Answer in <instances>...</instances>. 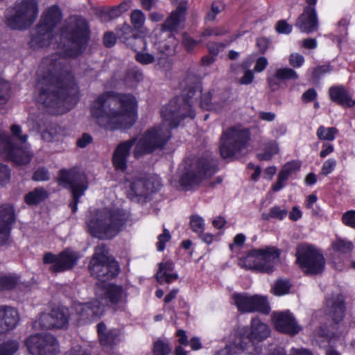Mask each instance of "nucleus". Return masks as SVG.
Instances as JSON below:
<instances>
[{"instance_id":"56","label":"nucleus","mask_w":355,"mask_h":355,"mask_svg":"<svg viewBox=\"0 0 355 355\" xmlns=\"http://www.w3.org/2000/svg\"><path fill=\"white\" fill-rule=\"evenodd\" d=\"M10 180V171L6 165L0 164V185H4Z\"/></svg>"},{"instance_id":"7","label":"nucleus","mask_w":355,"mask_h":355,"mask_svg":"<svg viewBox=\"0 0 355 355\" xmlns=\"http://www.w3.org/2000/svg\"><path fill=\"white\" fill-rule=\"evenodd\" d=\"M10 130L12 136L18 139L21 145H14L12 138L6 134H0V155L17 164H26L33 155L29 145L26 144L28 135L21 134V128L18 125H12Z\"/></svg>"},{"instance_id":"5","label":"nucleus","mask_w":355,"mask_h":355,"mask_svg":"<svg viewBox=\"0 0 355 355\" xmlns=\"http://www.w3.org/2000/svg\"><path fill=\"white\" fill-rule=\"evenodd\" d=\"M128 218V213L123 210L105 208L91 214L87 220V226L92 236L111 239L123 230Z\"/></svg>"},{"instance_id":"63","label":"nucleus","mask_w":355,"mask_h":355,"mask_svg":"<svg viewBox=\"0 0 355 355\" xmlns=\"http://www.w3.org/2000/svg\"><path fill=\"white\" fill-rule=\"evenodd\" d=\"M288 179L283 174L279 173L277 182L272 187V190L274 191H278L282 189L284 187L285 182Z\"/></svg>"},{"instance_id":"57","label":"nucleus","mask_w":355,"mask_h":355,"mask_svg":"<svg viewBox=\"0 0 355 355\" xmlns=\"http://www.w3.org/2000/svg\"><path fill=\"white\" fill-rule=\"evenodd\" d=\"M246 237L243 234H238L234 239L233 243L230 245V250L233 252L236 247L242 246L245 242Z\"/></svg>"},{"instance_id":"42","label":"nucleus","mask_w":355,"mask_h":355,"mask_svg":"<svg viewBox=\"0 0 355 355\" xmlns=\"http://www.w3.org/2000/svg\"><path fill=\"white\" fill-rule=\"evenodd\" d=\"M131 23L135 29H140L144 24L146 17L142 11L135 10L130 16Z\"/></svg>"},{"instance_id":"13","label":"nucleus","mask_w":355,"mask_h":355,"mask_svg":"<svg viewBox=\"0 0 355 355\" xmlns=\"http://www.w3.org/2000/svg\"><path fill=\"white\" fill-rule=\"evenodd\" d=\"M297 261L306 273L317 274L324 268V259L322 254L315 247L302 244L297 247Z\"/></svg>"},{"instance_id":"4","label":"nucleus","mask_w":355,"mask_h":355,"mask_svg":"<svg viewBox=\"0 0 355 355\" xmlns=\"http://www.w3.org/2000/svg\"><path fill=\"white\" fill-rule=\"evenodd\" d=\"M70 314L68 309L59 307L54 309L50 313H43L33 322L35 329L64 328L69 320L78 324L96 320L103 315V306L100 304L91 306L89 304L75 302Z\"/></svg>"},{"instance_id":"43","label":"nucleus","mask_w":355,"mask_h":355,"mask_svg":"<svg viewBox=\"0 0 355 355\" xmlns=\"http://www.w3.org/2000/svg\"><path fill=\"white\" fill-rule=\"evenodd\" d=\"M9 83L0 78V104L3 105L8 102L10 98Z\"/></svg>"},{"instance_id":"15","label":"nucleus","mask_w":355,"mask_h":355,"mask_svg":"<svg viewBox=\"0 0 355 355\" xmlns=\"http://www.w3.org/2000/svg\"><path fill=\"white\" fill-rule=\"evenodd\" d=\"M24 345L32 355H55L59 352L55 338L48 334L31 335L25 340Z\"/></svg>"},{"instance_id":"52","label":"nucleus","mask_w":355,"mask_h":355,"mask_svg":"<svg viewBox=\"0 0 355 355\" xmlns=\"http://www.w3.org/2000/svg\"><path fill=\"white\" fill-rule=\"evenodd\" d=\"M287 214L288 211L286 209L275 206L270 209L269 216L278 220H283Z\"/></svg>"},{"instance_id":"61","label":"nucleus","mask_w":355,"mask_h":355,"mask_svg":"<svg viewBox=\"0 0 355 355\" xmlns=\"http://www.w3.org/2000/svg\"><path fill=\"white\" fill-rule=\"evenodd\" d=\"M317 96V92L314 89H309L302 96V99L305 103L313 101Z\"/></svg>"},{"instance_id":"44","label":"nucleus","mask_w":355,"mask_h":355,"mask_svg":"<svg viewBox=\"0 0 355 355\" xmlns=\"http://www.w3.org/2000/svg\"><path fill=\"white\" fill-rule=\"evenodd\" d=\"M300 168V163L293 160L284 165L279 173L283 174L287 179L288 177Z\"/></svg>"},{"instance_id":"18","label":"nucleus","mask_w":355,"mask_h":355,"mask_svg":"<svg viewBox=\"0 0 355 355\" xmlns=\"http://www.w3.org/2000/svg\"><path fill=\"white\" fill-rule=\"evenodd\" d=\"M234 301L241 312L259 311L265 314L269 313L270 308L267 300L262 296L235 294Z\"/></svg>"},{"instance_id":"17","label":"nucleus","mask_w":355,"mask_h":355,"mask_svg":"<svg viewBox=\"0 0 355 355\" xmlns=\"http://www.w3.org/2000/svg\"><path fill=\"white\" fill-rule=\"evenodd\" d=\"M98 284L96 288V295L97 297L101 298L105 302H100L98 300H93L90 302H87L91 306L100 304L103 306L104 309V305L108 300L110 303L115 304L121 302L125 297L124 290L121 286L110 284L103 282ZM104 310L103 311V313Z\"/></svg>"},{"instance_id":"31","label":"nucleus","mask_w":355,"mask_h":355,"mask_svg":"<svg viewBox=\"0 0 355 355\" xmlns=\"http://www.w3.org/2000/svg\"><path fill=\"white\" fill-rule=\"evenodd\" d=\"M156 278L160 284L171 283L176 280L178 275L174 270L173 263L170 261L161 263L159 270L156 274Z\"/></svg>"},{"instance_id":"45","label":"nucleus","mask_w":355,"mask_h":355,"mask_svg":"<svg viewBox=\"0 0 355 355\" xmlns=\"http://www.w3.org/2000/svg\"><path fill=\"white\" fill-rule=\"evenodd\" d=\"M171 348L168 343L162 340H157L154 343L153 352L155 355H168Z\"/></svg>"},{"instance_id":"37","label":"nucleus","mask_w":355,"mask_h":355,"mask_svg":"<svg viewBox=\"0 0 355 355\" xmlns=\"http://www.w3.org/2000/svg\"><path fill=\"white\" fill-rule=\"evenodd\" d=\"M201 106L202 108L209 110H214L216 112H219L222 110V108L225 105V102L222 103H217L216 101H214L213 103L211 102V98L209 96V94H205L202 96L201 103Z\"/></svg>"},{"instance_id":"8","label":"nucleus","mask_w":355,"mask_h":355,"mask_svg":"<svg viewBox=\"0 0 355 355\" xmlns=\"http://www.w3.org/2000/svg\"><path fill=\"white\" fill-rule=\"evenodd\" d=\"M280 251L273 246L252 249L239 259V265L244 268L263 272H272L279 261Z\"/></svg>"},{"instance_id":"47","label":"nucleus","mask_w":355,"mask_h":355,"mask_svg":"<svg viewBox=\"0 0 355 355\" xmlns=\"http://www.w3.org/2000/svg\"><path fill=\"white\" fill-rule=\"evenodd\" d=\"M131 6L130 1H125L120 4L118 7L114 8L109 11L110 18H115L119 17L121 14L128 10Z\"/></svg>"},{"instance_id":"33","label":"nucleus","mask_w":355,"mask_h":355,"mask_svg":"<svg viewBox=\"0 0 355 355\" xmlns=\"http://www.w3.org/2000/svg\"><path fill=\"white\" fill-rule=\"evenodd\" d=\"M279 151V147L276 141H270L266 144L263 153L257 154L259 160H270Z\"/></svg>"},{"instance_id":"14","label":"nucleus","mask_w":355,"mask_h":355,"mask_svg":"<svg viewBox=\"0 0 355 355\" xmlns=\"http://www.w3.org/2000/svg\"><path fill=\"white\" fill-rule=\"evenodd\" d=\"M127 45L134 49L136 60L142 64H149L157 60L158 64L161 66L165 62V58L158 51L156 44L148 45L144 37H130L127 41Z\"/></svg>"},{"instance_id":"35","label":"nucleus","mask_w":355,"mask_h":355,"mask_svg":"<svg viewBox=\"0 0 355 355\" xmlns=\"http://www.w3.org/2000/svg\"><path fill=\"white\" fill-rule=\"evenodd\" d=\"M275 78L280 80H297L299 78L297 73L288 67L278 68L275 70Z\"/></svg>"},{"instance_id":"51","label":"nucleus","mask_w":355,"mask_h":355,"mask_svg":"<svg viewBox=\"0 0 355 355\" xmlns=\"http://www.w3.org/2000/svg\"><path fill=\"white\" fill-rule=\"evenodd\" d=\"M171 239V234L166 229L163 230V233L157 237V248L158 251H163L166 243Z\"/></svg>"},{"instance_id":"34","label":"nucleus","mask_w":355,"mask_h":355,"mask_svg":"<svg viewBox=\"0 0 355 355\" xmlns=\"http://www.w3.org/2000/svg\"><path fill=\"white\" fill-rule=\"evenodd\" d=\"M338 130L336 128H326L320 125L317 131L316 135L320 140L332 141L335 139Z\"/></svg>"},{"instance_id":"36","label":"nucleus","mask_w":355,"mask_h":355,"mask_svg":"<svg viewBox=\"0 0 355 355\" xmlns=\"http://www.w3.org/2000/svg\"><path fill=\"white\" fill-rule=\"evenodd\" d=\"M19 347L17 340H8L0 345V355H13Z\"/></svg>"},{"instance_id":"2","label":"nucleus","mask_w":355,"mask_h":355,"mask_svg":"<svg viewBox=\"0 0 355 355\" xmlns=\"http://www.w3.org/2000/svg\"><path fill=\"white\" fill-rule=\"evenodd\" d=\"M59 58L55 54L42 62L40 67L43 73L41 84H49V87L41 91L38 101L46 107L55 108L57 114H62L73 106L78 87L73 77L64 70Z\"/></svg>"},{"instance_id":"59","label":"nucleus","mask_w":355,"mask_h":355,"mask_svg":"<svg viewBox=\"0 0 355 355\" xmlns=\"http://www.w3.org/2000/svg\"><path fill=\"white\" fill-rule=\"evenodd\" d=\"M334 151V146L329 143H324L322 146V150L320 152V157L324 158Z\"/></svg>"},{"instance_id":"11","label":"nucleus","mask_w":355,"mask_h":355,"mask_svg":"<svg viewBox=\"0 0 355 355\" xmlns=\"http://www.w3.org/2000/svg\"><path fill=\"white\" fill-rule=\"evenodd\" d=\"M250 132L241 127H231L223 131L220 141V153L223 158H231L246 148Z\"/></svg>"},{"instance_id":"32","label":"nucleus","mask_w":355,"mask_h":355,"mask_svg":"<svg viewBox=\"0 0 355 355\" xmlns=\"http://www.w3.org/2000/svg\"><path fill=\"white\" fill-rule=\"evenodd\" d=\"M47 196V192L44 189L36 188L25 196V202L29 205H34L44 200Z\"/></svg>"},{"instance_id":"39","label":"nucleus","mask_w":355,"mask_h":355,"mask_svg":"<svg viewBox=\"0 0 355 355\" xmlns=\"http://www.w3.org/2000/svg\"><path fill=\"white\" fill-rule=\"evenodd\" d=\"M238 347V345L235 344L234 337L223 349L216 351L215 355H237L240 352H243Z\"/></svg>"},{"instance_id":"64","label":"nucleus","mask_w":355,"mask_h":355,"mask_svg":"<svg viewBox=\"0 0 355 355\" xmlns=\"http://www.w3.org/2000/svg\"><path fill=\"white\" fill-rule=\"evenodd\" d=\"M220 234H212L208 232H202V234H199L200 239L207 244H211L215 240V239Z\"/></svg>"},{"instance_id":"53","label":"nucleus","mask_w":355,"mask_h":355,"mask_svg":"<svg viewBox=\"0 0 355 355\" xmlns=\"http://www.w3.org/2000/svg\"><path fill=\"white\" fill-rule=\"evenodd\" d=\"M288 62L290 65L295 68L301 67L304 63V58L298 53H293L290 55Z\"/></svg>"},{"instance_id":"23","label":"nucleus","mask_w":355,"mask_h":355,"mask_svg":"<svg viewBox=\"0 0 355 355\" xmlns=\"http://www.w3.org/2000/svg\"><path fill=\"white\" fill-rule=\"evenodd\" d=\"M14 221L13 207L8 204L0 207V245L9 240L11 225Z\"/></svg>"},{"instance_id":"50","label":"nucleus","mask_w":355,"mask_h":355,"mask_svg":"<svg viewBox=\"0 0 355 355\" xmlns=\"http://www.w3.org/2000/svg\"><path fill=\"white\" fill-rule=\"evenodd\" d=\"M224 7L223 4L220 2H214L211 4V9L208 12L206 19L208 21H212L215 20L216 15L219 14L223 10Z\"/></svg>"},{"instance_id":"60","label":"nucleus","mask_w":355,"mask_h":355,"mask_svg":"<svg viewBox=\"0 0 355 355\" xmlns=\"http://www.w3.org/2000/svg\"><path fill=\"white\" fill-rule=\"evenodd\" d=\"M268 65V60L265 57H260L257 59L255 66L254 67V71L255 72L259 73L263 71L266 66Z\"/></svg>"},{"instance_id":"19","label":"nucleus","mask_w":355,"mask_h":355,"mask_svg":"<svg viewBox=\"0 0 355 355\" xmlns=\"http://www.w3.org/2000/svg\"><path fill=\"white\" fill-rule=\"evenodd\" d=\"M272 321L275 329L282 333L295 335L302 329L301 326L288 310L274 312L272 315Z\"/></svg>"},{"instance_id":"30","label":"nucleus","mask_w":355,"mask_h":355,"mask_svg":"<svg viewBox=\"0 0 355 355\" xmlns=\"http://www.w3.org/2000/svg\"><path fill=\"white\" fill-rule=\"evenodd\" d=\"M97 331L100 343L103 346H112L120 341L121 331L112 329L107 330L105 324L101 322L97 325Z\"/></svg>"},{"instance_id":"9","label":"nucleus","mask_w":355,"mask_h":355,"mask_svg":"<svg viewBox=\"0 0 355 355\" xmlns=\"http://www.w3.org/2000/svg\"><path fill=\"white\" fill-rule=\"evenodd\" d=\"M38 12L37 0H17L7 15V24L12 29L26 28L35 21Z\"/></svg>"},{"instance_id":"6","label":"nucleus","mask_w":355,"mask_h":355,"mask_svg":"<svg viewBox=\"0 0 355 355\" xmlns=\"http://www.w3.org/2000/svg\"><path fill=\"white\" fill-rule=\"evenodd\" d=\"M270 334L269 327L257 318L251 320L250 328H241L235 334V344L243 352L251 355H261L259 343L266 339Z\"/></svg>"},{"instance_id":"10","label":"nucleus","mask_w":355,"mask_h":355,"mask_svg":"<svg viewBox=\"0 0 355 355\" xmlns=\"http://www.w3.org/2000/svg\"><path fill=\"white\" fill-rule=\"evenodd\" d=\"M61 12L58 7L52 6L43 13L41 23L36 29L30 44L34 48L50 45L53 39V29L61 20Z\"/></svg>"},{"instance_id":"58","label":"nucleus","mask_w":355,"mask_h":355,"mask_svg":"<svg viewBox=\"0 0 355 355\" xmlns=\"http://www.w3.org/2000/svg\"><path fill=\"white\" fill-rule=\"evenodd\" d=\"M33 179L36 181L47 180L49 179V173L45 168H39L35 172Z\"/></svg>"},{"instance_id":"55","label":"nucleus","mask_w":355,"mask_h":355,"mask_svg":"<svg viewBox=\"0 0 355 355\" xmlns=\"http://www.w3.org/2000/svg\"><path fill=\"white\" fill-rule=\"evenodd\" d=\"M276 31L281 34H289L293 30L291 24H288L285 20H280L276 24Z\"/></svg>"},{"instance_id":"29","label":"nucleus","mask_w":355,"mask_h":355,"mask_svg":"<svg viewBox=\"0 0 355 355\" xmlns=\"http://www.w3.org/2000/svg\"><path fill=\"white\" fill-rule=\"evenodd\" d=\"M329 96L332 101L343 107H352L355 105V100L343 86L331 87L329 89Z\"/></svg>"},{"instance_id":"24","label":"nucleus","mask_w":355,"mask_h":355,"mask_svg":"<svg viewBox=\"0 0 355 355\" xmlns=\"http://www.w3.org/2000/svg\"><path fill=\"white\" fill-rule=\"evenodd\" d=\"M173 3L176 6V9L171 13L162 25L164 31H175L180 27V24L184 19L187 8V1L186 0H174Z\"/></svg>"},{"instance_id":"25","label":"nucleus","mask_w":355,"mask_h":355,"mask_svg":"<svg viewBox=\"0 0 355 355\" xmlns=\"http://www.w3.org/2000/svg\"><path fill=\"white\" fill-rule=\"evenodd\" d=\"M19 320L17 311L10 306H0V334H4L16 327Z\"/></svg>"},{"instance_id":"20","label":"nucleus","mask_w":355,"mask_h":355,"mask_svg":"<svg viewBox=\"0 0 355 355\" xmlns=\"http://www.w3.org/2000/svg\"><path fill=\"white\" fill-rule=\"evenodd\" d=\"M78 256L74 252L66 250L56 256L52 253H46L44 256V263L51 264V270L55 272H60L71 268Z\"/></svg>"},{"instance_id":"26","label":"nucleus","mask_w":355,"mask_h":355,"mask_svg":"<svg viewBox=\"0 0 355 355\" xmlns=\"http://www.w3.org/2000/svg\"><path fill=\"white\" fill-rule=\"evenodd\" d=\"M160 185V180L157 177H150L146 180L138 179L129 184L132 194L135 196H144L148 191H157Z\"/></svg>"},{"instance_id":"1","label":"nucleus","mask_w":355,"mask_h":355,"mask_svg":"<svg viewBox=\"0 0 355 355\" xmlns=\"http://www.w3.org/2000/svg\"><path fill=\"white\" fill-rule=\"evenodd\" d=\"M194 116L191 105L187 102L183 103L177 111L172 110L171 104L164 107L161 124L147 130L139 138L123 141L117 146L112 157L114 167L121 171L126 168L127 158L133 144H135L133 151L135 157L162 148L171 137V130L178 125L179 118L183 119L188 116L193 119Z\"/></svg>"},{"instance_id":"12","label":"nucleus","mask_w":355,"mask_h":355,"mask_svg":"<svg viewBox=\"0 0 355 355\" xmlns=\"http://www.w3.org/2000/svg\"><path fill=\"white\" fill-rule=\"evenodd\" d=\"M89 270L93 275L98 278L109 279L116 276L119 272V265L108 256V252L104 245L95 248V252L90 262Z\"/></svg>"},{"instance_id":"40","label":"nucleus","mask_w":355,"mask_h":355,"mask_svg":"<svg viewBox=\"0 0 355 355\" xmlns=\"http://www.w3.org/2000/svg\"><path fill=\"white\" fill-rule=\"evenodd\" d=\"M191 230L196 234H202L205 228V220L198 215H193L190 218Z\"/></svg>"},{"instance_id":"21","label":"nucleus","mask_w":355,"mask_h":355,"mask_svg":"<svg viewBox=\"0 0 355 355\" xmlns=\"http://www.w3.org/2000/svg\"><path fill=\"white\" fill-rule=\"evenodd\" d=\"M198 172L193 173L187 170L181 177L180 182L183 186L191 187L197 184L202 178H209L216 171L215 163H211L208 161H200L196 164Z\"/></svg>"},{"instance_id":"48","label":"nucleus","mask_w":355,"mask_h":355,"mask_svg":"<svg viewBox=\"0 0 355 355\" xmlns=\"http://www.w3.org/2000/svg\"><path fill=\"white\" fill-rule=\"evenodd\" d=\"M337 165V162L334 158H329L324 161L321 168V174L327 176L331 173Z\"/></svg>"},{"instance_id":"28","label":"nucleus","mask_w":355,"mask_h":355,"mask_svg":"<svg viewBox=\"0 0 355 355\" xmlns=\"http://www.w3.org/2000/svg\"><path fill=\"white\" fill-rule=\"evenodd\" d=\"M75 29L73 30L69 40L73 44L80 49L87 41L88 35V26L86 21L80 17L74 19Z\"/></svg>"},{"instance_id":"49","label":"nucleus","mask_w":355,"mask_h":355,"mask_svg":"<svg viewBox=\"0 0 355 355\" xmlns=\"http://www.w3.org/2000/svg\"><path fill=\"white\" fill-rule=\"evenodd\" d=\"M341 220L345 225L355 229V210H349L343 213Z\"/></svg>"},{"instance_id":"16","label":"nucleus","mask_w":355,"mask_h":355,"mask_svg":"<svg viewBox=\"0 0 355 355\" xmlns=\"http://www.w3.org/2000/svg\"><path fill=\"white\" fill-rule=\"evenodd\" d=\"M59 181L65 187L71 189L74 204L72 206L73 211H76L78 198L87 189V181L85 174L78 173L74 170H62L59 174Z\"/></svg>"},{"instance_id":"41","label":"nucleus","mask_w":355,"mask_h":355,"mask_svg":"<svg viewBox=\"0 0 355 355\" xmlns=\"http://www.w3.org/2000/svg\"><path fill=\"white\" fill-rule=\"evenodd\" d=\"M332 248L339 252L346 253L351 251L354 245L352 243L349 241L338 239L332 243Z\"/></svg>"},{"instance_id":"54","label":"nucleus","mask_w":355,"mask_h":355,"mask_svg":"<svg viewBox=\"0 0 355 355\" xmlns=\"http://www.w3.org/2000/svg\"><path fill=\"white\" fill-rule=\"evenodd\" d=\"M201 42H202V40H195L186 33H184L182 36V43L186 49L189 51L193 50L194 47Z\"/></svg>"},{"instance_id":"27","label":"nucleus","mask_w":355,"mask_h":355,"mask_svg":"<svg viewBox=\"0 0 355 355\" xmlns=\"http://www.w3.org/2000/svg\"><path fill=\"white\" fill-rule=\"evenodd\" d=\"M326 313L336 323L341 321L345 314V305L343 296L337 294L327 299Z\"/></svg>"},{"instance_id":"22","label":"nucleus","mask_w":355,"mask_h":355,"mask_svg":"<svg viewBox=\"0 0 355 355\" xmlns=\"http://www.w3.org/2000/svg\"><path fill=\"white\" fill-rule=\"evenodd\" d=\"M316 1L317 0H306L309 6L304 8L297 20L295 26L302 32L309 33L318 29V21L314 7Z\"/></svg>"},{"instance_id":"3","label":"nucleus","mask_w":355,"mask_h":355,"mask_svg":"<svg viewBox=\"0 0 355 355\" xmlns=\"http://www.w3.org/2000/svg\"><path fill=\"white\" fill-rule=\"evenodd\" d=\"M91 114L94 121L105 129L127 128L137 119V101L130 94L106 92L94 101Z\"/></svg>"},{"instance_id":"62","label":"nucleus","mask_w":355,"mask_h":355,"mask_svg":"<svg viewBox=\"0 0 355 355\" xmlns=\"http://www.w3.org/2000/svg\"><path fill=\"white\" fill-rule=\"evenodd\" d=\"M254 80V74L251 70H245L243 76L240 79L239 83L241 85H249Z\"/></svg>"},{"instance_id":"46","label":"nucleus","mask_w":355,"mask_h":355,"mask_svg":"<svg viewBox=\"0 0 355 355\" xmlns=\"http://www.w3.org/2000/svg\"><path fill=\"white\" fill-rule=\"evenodd\" d=\"M17 284L15 277L11 276H4L0 277V291L10 290L13 288Z\"/></svg>"},{"instance_id":"38","label":"nucleus","mask_w":355,"mask_h":355,"mask_svg":"<svg viewBox=\"0 0 355 355\" xmlns=\"http://www.w3.org/2000/svg\"><path fill=\"white\" fill-rule=\"evenodd\" d=\"M291 284L287 279H278L274 284L272 291L276 295L287 294L291 288Z\"/></svg>"}]
</instances>
